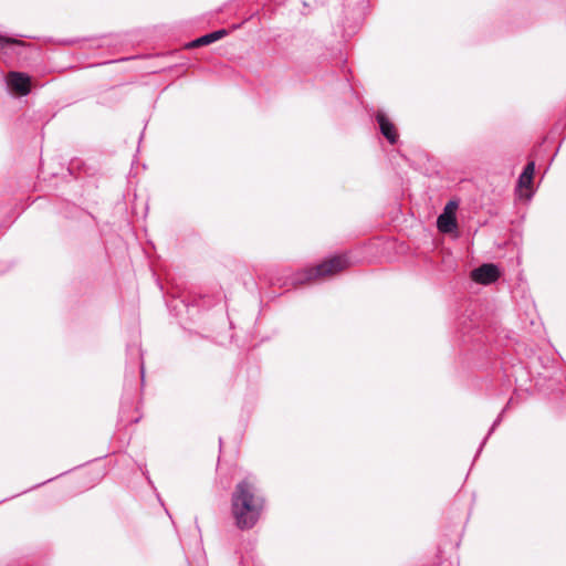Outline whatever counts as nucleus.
Returning a JSON list of instances; mask_svg holds the SVG:
<instances>
[{
    "instance_id": "1",
    "label": "nucleus",
    "mask_w": 566,
    "mask_h": 566,
    "mask_svg": "<svg viewBox=\"0 0 566 566\" xmlns=\"http://www.w3.org/2000/svg\"><path fill=\"white\" fill-rule=\"evenodd\" d=\"M263 500L259 497L251 483L240 482L232 497V513L240 528H250L259 520Z\"/></svg>"
},
{
    "instance_id": "2",
    "label": "nucleus",
    "mask_w": 566,
    "mask_h": 566,
    "mask_svg": "<svg viewBox=\"0 0 566 566\" xmlns=\"http://www.w3.org/2000/svg\"><path fill=\"white\" fill-rule=\"evenodd\" d=\"M348 266L349 261L346 256H333L331 259L324 260L316 266L304 270L302 273L304 277L300 279V282L307 283L327 279L343 272Z\"/></svg>"
},
{
    "instance_id": "3",
    "label": "nucleus",
    "mask_w": 566,
    "mask_h": 566,
    "mask_svg": "<svg viewBox=\"0 0 566 566\" xmlns=\"http://www.w3.org/2000/svg\"><path fill=\"white\" fill-rule=\"evenodd\" d=\"M458 209V203L455 201H449L443 212L439 216L437 220V227L439 231L443 233H451L457 231L458 223L455 218V212Z\"/></svg>"
},
{
    "instance_id": "4",
    "label": "nucleus",
    "mask_w": 566,
    "mask_h": 566,
    "mask_svg": "<svg viewBox=\"0 0 566 566\" xmlns=\"http://www.w3.org/2000/svg\"><path fill=\"white\" fill-rule=\"evenodd\" d=\"M500 276V271L494 264H483L471 272V279L483 285L495 282Z\"/></svg>"
},
{
    "instance_id": "5",
    "label": "nucleus",
    "mask_w": 566,
    "mask_h": 566,
    "mask_svg": "<svg viewBox=\"0 0 566 566\" xmlns=\"http://www.w3.org/2000/svg\"><path fill=\"white\" fill-rule=\"evenodd\" d=\"M534 172H535V165H534V163H530L525 167L523 174L520 176V179H518L517 191H518L520 197L525 198V199L531 198Z\"/></svg>"
},
{
    "instance_id": "6",
    "label": "nucleus",
    "mask_w": 566,
    "mask_h": 566,
    "mask_svg": "<svg viewBox=\"0 0 566 566\" xmlns=\"http://www.w3.org/2000/svg\"><path fill=\"white\" fill-rule=\"evenodd\" d=\"M9 86L20 95L30 92V77L23 73L12 72L8 75Z\"/></svg>"
},
{
    "instance_id": "7",
    "label": "nucleus",
    "mask_w": 566,
    "mask_h": 566,
    "mask_svg": "<svg viewBox=\"0 0 566 566\" xmlns=\"http://www.w3.org/2000/svg\"><path fill=\"white\" fill-rule=\"evenodd\" d=\"M377 119H378V123H379V126H380V130L382 133V135L391 143H396L397 140V133H396V128L394 126L392 123L389 122V119L382 115V114H379L377 116Z\"/></svg>"
},
{
    "instance_id": "8",
    "label": "nucleus",
    "mask_w": 566,
    "mask_h": 566,
    "mask_svg": "<svg viewBox=\"0 0 566 566\" xmlns=\"http://www.w3.org/2000/svg\"><path fill=\"white\" fill-rule=\"evenodd\" d=\"M227 34L226 30H219L209 34H206L197 40H195L190 46H199V45H206L209 43H212L221 38H223Z\"/></svg>"
},
{
    "instance_id": "9",
    "label": "nucleus",
    "mask_w": 566,
    "mask_h": 566,
    "mask_svg": "<svg viewBox=\"0 0 566 566\" xmlns=\"http://www.w3.org/2000/svg\"><path fill=\"white\" fill-rule=\"evenodd\" d=\"M21 42L18 40L7 39L0 36V53L6 52L8 48H11L13 45H20Z\"/></svg>"
}]
</instances>
